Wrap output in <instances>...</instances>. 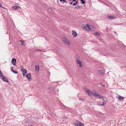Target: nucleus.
<instances>
[{
  "instance_id": "1",
  "label": "nucleus",
  "mask_w": 126,
  "mask_h": 126,
  "mask_svg": "<svg viewBox=\"0 0 126 126\" xmlns=\"http://www.w3.org/2000/svg\"><path fill=\"white\" fill-rule=\"evenodd\" d=\"M84 30L90 31V30H93L95 29V28L94 26L91 25H89L88 24H86L84 27Z\"/></svg>"
},
{
  "instance_id": "2",
  "label": "nucleus",
  "mask_w": 126,
  "mask_h": 126,
  "mask_svg": "<svg viewBox=\"0 0 126 126\" xmlns=\"http://www.w3.org/2000/svg\"><path fill=\"white\" fill-rule=\"evenodd\" d=\"M62 40L65 44L70 45V43L68 40L65 37H63L62 38Z\"/></svg>"
},
{
  "instance_id": "3",
  "label": "nucleus",
  "mask_w": 126,
  "mask_h": 126,
  "mask_svg": "<svg viewBox=\"0 0 126 126\" xmlns=\"http://www.w3.org/2000/svg\"><path fill=\"white\" fill-rule=\"evenodd\" d=\"M76 62L78 64H79V66L80 67H82V63L81 61L79 60V58L78 56H77L76 58Z\"/></svg>"
},
{
  "instance_id": "4",
  "label": "nucleus",
  "mask_w": 126,
  "mask_h": 126,
  "mask_svg": "<svg viewBox=\"0 0 126 126\" xmlns=\"http://www.w3.org/2000/svg\"><path fill=\"white\" fill-rule=\"evenodd\" d=\"M94 94L95 97H98L99 98H101L103 96L102 95L99 94H98L96 92Z\"/></svg>"
},
{
  "instance_id": "5",
  "label": "nucleus",
  "mask_w": 126,
  "mask_h": 126,
  "mask_svg": "<svg viewBox=\"0 0 126 126\" xmlns=\"http://www.w3.org/2000/svg\"><path fill=\"white\" fill-rule=\"evenodd\" d=\"M75 126H83L84 125L80 122H77L75 124Z\"/></svg>"
},
{
  "instance_id": "6",
  "label": "nucleus",
  "mask_w": 126,
  "mask_h": 126,
  "mask_svg": "<svg viewBox=\"0 0 126 126\" xmlns=\"http://www.w3.org/2000/svg\"><path fill=\"white\" fill-rule=\"evenodd\" d=\"M26 77H27L29 81H30L31 79V74L30 73H28L27 74Z\"/></svg>"
},
{
  "instance_id": "7",
  "label": "nucleus",
  "mask_w": 126,
  "mask_h": 126,
  "mask_svg": "<svg viewBox=\"0 0 126 126\" xmlns=\"http://www.w3.org/2000/svg\"><path fill=\"white\" fill-rule=\"evenodd\" d=\"M0 78L2 79L4 81L6 82H9V81L8 79L3 76L2 77Z\"/></svg>"
},
{
  "instance_id": "8",
  "label": "nucleus",
  "mask_w": 126,
  "mask_h": 126,
  "mask_svg": "<svg viewBox=\"0 0 126 126\" xmlns=\"http://www.w3.org/2000/svg\"><path fill=\"white\" fill-rule=\"evenodd\" d=\"M16 59L15 58H13L12 59L11 63L14 65H16Z\"/></svg>"
},
{
  "instance_id": "9",
  "label": "nucleus",
  "mask_w": 126,
  "mask_h": 126,
  "mask_svg": "<svg viewBox=\"0 0 126 126\" xmlns=\"http://www.w3.org/2000/svg\"><path fill=\"white\" fill-rule=\"evenodd\" d=\"M72 35L74 36V37H76L77 35V34L76 32L75 31H74V30L72 31Z\"/></svg>"
},
{
  "instance_id": "10",
  "label": "nucleus",
  "mask_w": 126,
  "mask_h": 126,
  "mask_svg": "<svg viewBox=\"0 0 126 126\" xmlns=\"http://www.w3.org/2000/svg\"><path fill=\"white\" fill-rule=\"evenodd\" d=\"M87 92L88 93L89 96H91L92 95V93L91 91L90 90H89Z\"/></svg>"
},
{
  "instance_id": "11",
  "label": "nucleus",
  "mask_w": 126,
  "mask_h": 126,
  "mask_svg": "<svg viewBox=\"0 0 126 126\" xmlns=\"http://www.w3.org/2000/svg\"><path fill=\"white\" fill-rule=\"evenodd\" d=\"M94 35L95 36H99L100 35V34L98 32H95L94 33Z\"/></svg>"
},
{
  "instance_id": "12",
  "label": "nucleus",
  "mask_w": 126,
  "mask_h": 126,
  "mask_svg": "<svg viewBox=\"0 0 126 126\" xmlns=\"http://www.w3.org/2000/svg\"><path fill=\"white\" fill-rule=\"evenodd\" d=\"M21 71L22 72V73H24L25 74H26L27 72V70L25 69L22 70Z\"/></svg>"
},
{
  "instance_id": "13",
  "label": "nucleus",
  "mask_w": 126,
  "mask_h": 126,
  "mask_svg": "<svg viewBox=\"0 0 126 126\" xmlns=\"http://www.w3.org/2000/svg\"><path fill=\"white\" fill-rule=\"evenodd\" d=\"M35 69L36 70H39V65H36L35 67Z\"/></svg>"
},
{
  "instance_id": "14",
  "label": "nucleus",
  "mask_w": 126,
  "mask_h": 126,
  "mask_svg": "<svg viewBox=\"0 0 126 126\" xmlns=\"http://www.w3.org/2000/svg\"><path fill=\"white\" fill-rule=\"evenodd\" d=\"M101 98L102 99V100L104 101V102H106H106L107 98H106L103 96Z\"/></svg>"
},
{
  "instance_id": "15",
  "label": "nucleus",
  "mask_w": 126,
  "mask_h": 126,
  "mask_svg": "<svg viewBox=\"0 0 126 126\" xmlns=\"http://www.w3.org/2000/svg\"><path fill=\"white\" fill-rule=\"evenodd\" d=\"M18 7V6H13L12 7V8L13 10H15L17 9Z\"/></svg>"
},
{
  "instance_id": "16",
  "label": "nucleus",
  "mask_w": 126,
  "mask_h": 126,
  "mask_svg": "<svg viewBox=\"0 0 126 126\" xmlns=\"http://www.w3.org/2000/svg\"><path fill=\"white\" fill-rule=\"evenodd\" d=\"M108 18L109 19H114L115 18V16H110L108 17Z\"/></svg>"
},
{
  "instance_id": "17",
  "label": "nucleus",
  "mask_w": 126,
  "mask_h": 126,
  "mask_svg": "<svg viewBox=\"0 0 126 126\" xmlns=\"http://www.w3.org/2000/svg\"><path fill=\"white\" fill-rule=\"evenodd\" d=\"M119 97L118 98V99H119L120 100H122L124 98V97L120 96H119Z\"/></svg>"
},
{
  "instance_id": "18",
  "label": "nucleus",
  "mask_w": 126,
  "mask_h": 126,
  "mask_svg": "<svg viewBox=\"0 0 126 126\" xmlns=\"http://www.w3.org/2000/svg\"><path fill=\"white\" fill-rule=\"evenodd\" d=\"M106 103V102H103V104H100L99 103H98L97 104V105H98L102 106H103V105H104Z\"/></svg>"
},
{
  "instance_id": "19",
  "label": "nucleus",
  "mask_w": 126,
  "mask_h": 126,
  "mask_svg": "<svg viewBox=\"0 0 126 126\" xmlns=\"http://www.w3.org/2000/svg\"><path fill=\"white\" fill-rule=\"evenodd\" d=\"M98 72L99 74H101V75L102 74L103 72L101 70H98Z\"/></svg>"
},
{
  "instance_id": "20",
  "label": "nucleus",
  "mask_w": 126,
  "mask_h": 126,
  "mask_svg": "<svg viewBox=\"0 0 126 126\" xmlns=\"http://www.w3.org/2000/svg\"><path fill=\"white\" fill-rule=\"evenodd\" d=\"M20 41L21 42V45H23V46L24 45L23 44V43L24 42H23L22 41H21V40H20Z\"/></svg>"
},
{
  "instance_id": "21",
  "label": "nucleus",
  "mask_w": 126,
  "mask_h": 126,
  "mask_svg": "<svg viewBox=\"0 0 126 126\" xmlns=\"http://www.w3.org/2000/svg\"><path fill=\"white\" fill-rule=\"evenodd\" d=\"M81 7V6L80 5L77 6L75 7V8H76L78 9L80 8Z\"/></svg>"
},
{
  "instance_id": "22",
  "label": "nucleus",
  "mask_w": 126,
  "mask_h": 126,
  "mask_svg": "<svg viewBox=\"0 0 126 126\" xmlns=\"http://www.w3.org/2000/svg\"><path fill=\"white\" fill-rule=\"evenodd\" d=\"M80 1H81L82 3L83 4H84L85 3V1L83 0H80Z\"/></svg>"
},
{
  "instance_id": "23",
  "label": "nucleus",
  "mask_w": 126,
  "mask_h": 126,
  "mask_svg": "<svg viewBox=\"0 0 126 126\" xmlns=\"http://www.w3.org/2000/svg\"><path fill=\"white\" fill-rule=\"evenodd\" d=\"M84 90L86 92H87L89 90L87 88H85Z\"/></svg>"
},
{
  "instance_id": "24",
  "label": "nucleus",
  "mask_w": 126,
  "mask_h": 126,
  "mask_svg": "<svg viewBox=\"0 0 126 126\" xmlns=\"http://www.w3.org/2000/svg\"><path fill=\"white\" fill-rule=\"evenodd\" d=\"M13 72L14 73H16V74H17L18 73V72L16 71H15L14 70L13 71Z\"/></svg>"
},
{
  "instance_id": "25",
  "label": "nucleus",
  "mask_w": 126,
  "mask_h": 126,
  "mask_svg": "<svg viewBox=\"0 0 126 126\" xmlns=\"http://www.w3.org/2000/svg\"><path fill=\"white\" fill-rule=\"evenodd\" d=\"M20 68L21 69V71H22V70H23V69H24L23 68V66H22Z\"/></svg>"
},
{
  "instance_id": "26",
  "label": "nucleus",
  "mask_w": 126,
  "mask_h": 126,
  "mask_svg": "<svg viewBox=\"0 0 126 126\" xmlns=\"http://www.w3.org/2000/svg\"><path fill=\"white\" fill-rule=\"evenodd\" d=\"M0 7H1L3 8V6H2L1 3H0Z\"/></svg>"
},
{
  "instance_id": "27",
  "label": "nucleus",
  "mask_w": 126,
  "mask_h": 126,
  "mask_svg": "<svg viewBox=\"0 0 126 126\" xmlns=\"http://www.w3.org/2000/svg\"><path fill=\"white\" fill-rule=\"evenodd\" d=\"M60 1H63V2H66V1H65V0H60Z\"/></svg>"
},
{
  "instance_id": "28",
  "label": "nucleus",
  "mask_w": 126,
  "mask_h": 126,
  "mask_svg": "<svg viewBox=\"0 0 126 126\" xmlns=\"http://www.w3.org/2000/svg\"><path fill=\"white\" fill-rule=\"evenodd\" d=\"M26 74H25V73H23L22 75H23V76H25V75Z\"/></svg>"
},
{
  "instance_id": "29",
  "label": "nucleus",
  "mask_w": 126,
  "mask_h": 126,
  "mask_svg": "<svg viewBox=\"0 0 126 126\" xmlns=\"http://www.w3.org/2000/svg\"><path fill=\"white\" fill-rule=\"evenodd\" d=\"M11 70L13 72V71H14V70H13V68L12 67H11Z\"/></svg>"
},
{
  "instance_id": "30",
  "label": "nucleus",
  "mask_w": 126,
  "mask_h": 126,
  "mask_svg": "<svg viewBox=\"0 0 126 126\" xmlns=\"http://www.w3.org/2000/svg\"><path fill=\"white\" fill-rule=\"evenodd\" d=\"M48 11L49 12H50L51 11V9H48Z\"/></svg>"
},
{
  "instance_id": "31",
  "label": "nucleus",
  "mask_w": 126,
  "mask_h": 126,
  "mask_svg": "<svg viewBox=\"0 0 126 126\" xmlns=\"http://www.w3.org/2000/svg\"><path fill=\"white\" fill-rule=\"evenodd\" d=\"M73 4L74 5H76L77 4H76V3H73Z\"/></svg>"
},
{
  "instance_id": "32",
  "label": "nucleus",
  "mask_w": 126,
  "mask_h": 126,
  "mask_svg": "<svg viewBox=\"0 0 126 126\" xmlns=\"http://www.w3.org/2000/svg\"><path fill=\"white\" fill-rule=\"evenodd\" d=\"M37 51H41L42 50H40V49H37Z\"/></svg>"
},
{
  "instance_id": "33",
  "label": "nucleus",
  "mask_w": 126,
  "mask_h": 126,
  "mask_svg": "<svg viewBox=\"0 0 126 126\" xmlns=\"http://www.w3.org/2000/svg\"><path fill=\"white\" fill-rule=\"evenodd\" d=\"M75 2H76L75 3H76V4H77L78 3V1H75Z\"/></svg>"
},
{
  "instance_id": "34",
  "label": "nucleus",
  "mask_w": 126,
  "mask_h": 126,
  "mask_svg": "<svg viewBox=\"0 0 126 126\" xmlns=\"http://www.w3.org/2000/svg\"><path fill=\"white\" fill-rule=\"evenodd\" d=\"M76 1V0H73V2H75Z\"/></svg>"
},
{
  "instance_id": "35",
  "label": "nucleus",
  "mask_w": 126,
  "mask_h": 126,
  "mask_svg": "<svg viewBox=\"0 0 126 126\" xmlns=\"http://www.w3.org/2000/svg\"><path fill=\"white\" fill-rule=\"evenodd\" d=\"M73 2H71L70 3V4H72V3H73Z\"/></svg>"
},
{
  "instance_id": "36",
  "label": "nucleus",
  "mask_w": 126,
  "mask_h": 126,
  "mask_svg": "<svg viewBox=\"0 0 126 126\" xmlns=\"http://www.w3.org/2000/svg\"><path fill=\"white\" fill-rule=\"evenodd\" d=\"M79 100H82V99L81 98H79Z\"/></svg>"
},
{
  "instance_id": "37",
  "label": "nucleus",
  "mask_w": 126,
  "mask_h": 126,
  "mask_svg": "<svg viewBox=\"0 0 126 126\" xmlns=\"http://www.w3.org/2000/svg\"><path fill=\"white\" fill-rule=\"evenodd\" d=\"M105 86V85H103L102 86H103V87H104Z\"/></svg>"
},
{
  "instance_id": "38",
  "label": "nucleus",
  "mask_w": 126,
  "mask_h": 126,
  "mask_svg": "<svg viewBox=\"0 0 126 126\" xmlns=\"http://www.w3.org/2000/svg\"><path fill=\"white\" fill-rule=\"evenodd\" d=\"M66 2V4H67V2Z\"/></svg>"
}]
</instances>
